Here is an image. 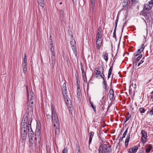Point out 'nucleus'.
Returning a JSON list of instances; mask_svg holds the SVG:
<instances>
[{
    "label": "nucleus",
    "instance_id": "bb28decb",
    "mask_svg": "<svg viewBox=\"0 0 153 153\" xmlns=\"http://www.w3.org/2000/svg\"><path fill=\"white\" fill-rule=\"evenodd\" d=\"M89 101L90 102V104L91 105V106L92 108L94 111L95 112L96 111V108L95 106H94V105H93L92 103L91 102L90 98L89 99Z\"/></svg>",
    "mask_w": 153,
    "mask_h": 153
},
{
    "label": "nucleus",
    "instance_id": "393cba45",
    "mask_svg": "<svg viewBox=\"0 0 153 153\" xmlns=\"http://www.w3.org/2000/svg\"><path fill=\"white\" fill-rule=\"evenodd\" d=\"M102 37V35L100 33H99V30H98L96 34V39H101Z\"/></svg>",
    "mask_w": 153,
    "mask_h": 153
},
{
    "label": "nucleus",
    "instance_id": "aec40b11",
    "mask_svg": "<svg viewBox=\"0 0 153 153\" xmlns=\"http://www.w3.org/2000/svg\"><path fill=\"white\" fill-rule=\"evenodd\" d=\"M59 11L60 17L63 18L65 17V13L62 10H59Z\"/></svg>",
    "mask_w": 153,
    "mask_h": 153
},
{
    "label": "nucleus",
    "instance_id": "a211bd4d",
    "mask_svg": "<svg viewBox=\"0 0 153 153\" xmlns=\"http://www.w3.org/2000/svg\"><path fill=\"white\" fill-rule=\"evenodd\" d=\"M64 98L65 103L67 107H68L69 105H71V102L68 96H66Z\"/></svg>",
    "mask_w": 153,
    "mask_h": 153
},
{
    "label": "nucleus",
    "instance_id": "79ce46f5",
    "mask_svg": "<svg viewBox=\"0 0 153 153\" xmlns=\"http://www.w3.org/2000/svg\"><path fill=\"white\" fill-rule=\"evenodd\" d=\"M131 117V115L126 117L125 120L124 121V123H126L128 120H129Z\"/></svg>",
    "mask_w": 153,
    "mask_h": 153
},
{
    "label": "nucleus",
    "instance_id": "423d86ee",
    "mask_svg": "<svg viewBox=\"0 0 153 153\" xmlns=\"http://www.w3.org/2000/svg\"><path fill=\"white\" fill-rule=\"evenodd\" d=\"M104 70L102 66H101L100 67L96 68H95L94 72L96 76V77H100L102 74L104 72Z\"/></svg>",
    "mask_w": 153,
    "mask_h": 153
},
{
    "label": "nucleus",
    "instance_id": "bf43d9fd",
    "mask_svg": "<svg viewBox=\"0 0 153 153\" xmlns=\"http://www.w3.org/2000/svg\"><path fill=\"white\" fill-rule=\"evenodd\" d=\"M110 87L111 89H112V82H111L110 83Z\"/></svg>",
    "mask_w": 153,
    "mask_h": 153
},
{
    "label": "nucleus",
    "instance_id": "680f3d73",
    "mask_svg": "<svg viewBox=\"0 0 153 153\" xmlns=\"http://www.w3.org/2000/svg\"><path fill=\"white\" fill-rule=\"evenodd\" d=\"M151 18L152 19V22H153V13L151 16Z\"/></svg>",
    "mask_w": 153,
    "mask_h": 153
},
{
    "label": "nucleus",
    "instance_id": "f8f14e48",
    "mask_svg": "<svg viewBox=\"0 0 153 153\" xmlns=\"http://www.w3.org/2000/svg\"><path fill=\"white\" fill-rule=\"evenodd\" d=\"M40 127L36 128V129L35 132V138H37L38 139H39V138H40V133H41V130H40Z\"/></svg>",
    "mask_w": 153,
    "mask_h": 153
},
{
    "label": "nucleus",
    "instance_id": "ddd939ff",
    "mask_svg": "<svg viewBox=\"0 0 153 153\" xmlns=\"http://www.w3.org/2000/svg\"><path fill=\"white\" fill-rule=\"evenodd\" d=\"M102 42L101 39H96V47L97 50L100 49Z\"/></svg>",
    "mask_w": 153,
    "mask_h": 153
},
{
    "label": "nucleus",
    "instance_id": "c756f323",
    "mask_svg": "<svg viewBox=\"0 0 153 153\" xmlns=\"http://www.w3.org/2000/svg\"><path fill=\"white\" fill-rule=\"evenodd\" d=\"M103 88L106 90H107V84L105 80L103 81Z\"/></svg>",
    "mask_w": 153,
    "mask_h": 153
},
{
    "label": "nucleus",
    "instance_id": "a18cd8bd",
    "mask_svg": "<svg viewBox=\"0 0 153 153\" xmlns=\"http://www.w3.org/2000/svg\"><path fill=\"white\" fill-rule=\"evenodd\" d=\"M130 133H128L126 139L128 140H129L130 138Z\"/></svg>",
    "mask_w": 153,
    "mask_h": 153
},
{
    "label": "nucleus",
    "instance_id": "864d4df0",
    "mask_svg": "<svg viewBox=\"0 0 153 153\" xmlns=\"http://www.w3.org/2000/svg\"><path fill=\"white\" fill-rule=\"evenodd\" d=\"M27 70V68L23 69V73L24 74H25L26 73Z\"/></svg>",
    "mask_w": 153,
    "mask_h": 153
},
{
    "label": "nucleus",
    "instance_id": "cd10ccee",
    "mask_svg": "<svg viewBox=\"0 0 153 153\" xmlns=\"http://www.w3.org/2000/svg\"><path fill=\"white\" fill-rule=\"evenodd\" d=\"M141 52L142 51H141L139 49H138L136 52L134 53V55L135 56H137L140 54Z\"/></svg>",
    "mask_w": 153,
    "mask_h": 153
},
{
    "label": "nucleus",
    "instance_id": "37998d69",
    "mask_svg": "<svg viewBox=\"0 0 153 153\" xmlns=\"http://www.w3.org/2000/svg\"><path fill=\"white\" fill-rule=\"evenodd\" d=\"M100 77L102 78V79L103 81L105 80L104 78L105 75L103 74H103H102V75H100Z\"/></svg>",
    "mask_w": 153,
    "mask_h": 153
},
{
    "label": "nucleus",
    "instance_id": "4be33fe9",
    "mask_svg": "<svg viewBox=\"0 0 153 153\" xmlns=\"http://www.w3.org/2000/svg\"><path fill=\"white\" fill-rule=\"evenodd\" d=\"M103 58L106 62H107L108 60V54L105 52H103L102 53Z\"/></svg>",
    "mask_w": 153,
    "mask_h": 153
},
{
    "label": "nucleus",
    "instance_id": "1a4fd4ad",
    "mask_svg": "<svg viewBox=\"0 0 153 153\" xmlns=\"http://www.w3.org/2000/svg\"><path fill=\"white\" fill-rule=\"evenodd\" d=\"M50 51L51 52V64L52 65V68H53L55 64L56 58L55 56L54 49L51 48V49Z\"/></svg>",
    "mask_w": 153,
    "mask_h": 153
},
{
    "label": "nucleus",
    "instance_id": "5701e85b",
    "mask_svg": "<svg viewBox=\"0 0 153 153\" xmlns=\"http://www.w3.org/2000/svg\"><path fill=\"white\" fill-rule=\"evenodd\" d=\"M109 93L110 94L109 97L110 99H112L114 97V91L113 89H110Z\"/></svg>",
    "mask_w": 153,
    "mask_h": 153
},
{
    "label": "nucleus",
    "instance_id": "39448f33",
    "mask_svg": "<svg viewBox=\"0 0 153 153\" xmlns=\"http://www.w3.org/2000/svg\"><path fill=\"white\" fill-rule=\"evenodd\" d=\"M71 39L70 44H71V47L76 57L77 58V52L76 49V42L73 38V36L72 35H71Z\"/></svg>",
    "mask_w": 153,
    "mask_h": 153
},
{
    "label": "nucleus",
    "instance_id": "603ef678",
    "mask_svg": "<svg viewBox=\"0 0 153 153\" xmlns=\"http://www.w3.org/2000/svg\"><path fill=\"white\" fill-rule=\"evenodd\" d=\"M132 2L134 4H136L137 2V1L136 0H131Z\"/></svg>",
    "mask_w": 153,
    "mask_h": 153
},
{
    "label": "nucleus",
    "instance_id": "4c0bfd02",
    "mask_svg": "<svg viewBox=\"0 0 153 153\" xmlns=\"http://www.w3.org/2000/svg\"><path fill=\"white\" fill-rule=\"evenodd\" d=\"M118 19H119V18H118V16H117V18H116V19L115 20V27H116V28H117V23H118Z\"/></svg>",
    "mask_w": 153,
    "mask_h": 153
},
{
    "label": "nucleus",
    "instance_id": "2f4dec72",
    "mask_svg": "<svg viewBox=\"0 0 153 153\" xmlns=\"http://www.w3.org/2000/svg\"><path fill=\"white\" fill-rule=\"evenodd\" d=\"M81 70L82 71V74H86V72L85 71L84 69V68L83 65H81Z\"/></svg>",
    "mask_w": 153,
    "mask_h": 153
},
{
    "label": "nucleus",
    "instance_id": "6e6d98bb",
    "mask_svg": "<svg viewBox=\"0 0 153 153\" xmlns=\"http://www.w3.org/2000/svg\"><path fill=\"white\" fill-rule=\"evenodd\" d=\"M128 143L126 142H125V144L126 147H127L128 145Z\"/></svg>",
    "mask_w": 153,
    "mask_h": 153
},
{
    "label": "nucleus",
    "instance_id": "2eb2a0df",
    "mask_svg": "<svg viewBox=\"0 0 153 153\" xmlns=\"http://www.w3.org/2000/svg\"><path fill=\"white\" fill-rule=\"evenodd\" d=\"M138 148L137 146H134L129 149L128 152L129 153H135L137 151Z\"/></svg>",
    "mask_w": 153,
    "mask_h": 153
},
{
    "label": "nucleus",
    "instance_id": "dca6fc26",
    "mask_svg": "<svg viewBox=\"0 0 153 153\" xmlns=\"http://www.w3.org/2000/svg\"><path fill=\"white\" fill-rule=\"evenodd\" d=\"M150 13V12L147 13L145 11V10H143L141 12L140 14V15L143 16L145 18V19H149V16L148 15V14Z\"/></svg>",
    "mask_w": 153,
    "mask_h": 153
},
{
    "label": "nucleus",
    "instance_id": "4468645a",
    "mask_svg": "<svg viewBox=\"0 0 153 153\" xmlns=\"http://www.w3.org/2000/svg\"><path fill=\"white\" fill-rule=\"evenodd\" d=\"M91 3V4L90 6L91 8V10H90V11L92 13H94L95 10V0H90Z\"/></svg>",
    "mask_w": 153,
    "mask_h": 153
},
{
    "label": "nucleus",
    "instance_id": "49530a36",
    "mask_svg": "<svg viewBox=\"0 0 153 153\" xmlns=\"http://www.w3.org/2000/svg\"><path fill=\"white\" fill-rule=\"evenodd\" d=\"M62 88H67L66 87V84L65 82H64L63 85H62Z\"/></svg>",
    "mask_w": 153,
    "mask_h": 153
},
{
    "label": "nucleus",
    "instance_id": "7ed1b4c3",
    "mask_svg": "<svg viewBox=\"0 0 153 153\" xmlns=\"http://www.w3.org/2000/svg\"><path fill=\"white\" fill-rule=\"evenodd\" d=\"M110 147L106 144L100 145L98 150L99 153H111Z\"/></svg>",
    "mask_w": 153,
    "mask_h": 153
},
{
    "label": "nucleus",
    "instance_id": "412c9836",
    "mask_svg": "<svg viewBox=\"0 0 153 153\" xmlns=\"http://www.w3.org/2000/svg\"><path fill=\"white\" fill-rule=\"evenodd\" d=\"M62 91L64 97H65L66 96H68L67 88H62Z\"/></svg>",
    "mask_w": 153,
    "mask_h": 153
},
{
    "label": "nucleus",
    "instance_id": "4d7b16f0",
    "mask_svg": "<svg viewBox=\"0 0 153 153\" xmlns=\"http://www.w3.org/2000/svg\"><path fill=\"white\" fill-rule=\"evenodd\" d=\"M117 55V53H116V55H115V56L114 57V58L113 59V60H114L113 61V63L115 61V60L116 59V56Z\"/></svg>",
    "mask_w": 153,
    "mask_h": 153
},
{
    "label": "nucleus",
    "instance_id": "7c9ffc66",
    "mask_svg": "<svg viewBox=\"0 0 153 153\" xmlns=\"http://www.w3.org/2000/svg\"><path fill=\"white\" fill-rule=\"evenodd\" d=\"M117 28L116 27H115L113 33V37L115 39H116V30Z\"/></svg>",
    "mask_w": 153,
    "mask_h": 153
},
{
    "label": "nucleus",
    "instance_id": "a878e982",
    "mask_svg": "<svg viewBox=\"0 0 153 153\" xmlns=\"http://www.w3.org/2000/svg\"><path fill=\"white\" fill-rule=\"evenodd\" d=\"M48 43L51 49V48H54L53 46V42L52 39H50V40L49 41Z\"/></svg>",
    "mask_w": 153,
    "mask_h": 153
},
{
    "label": "nucleus",
    "instance_id": "c9c22d12",
    "mask_svg": "<svg viewBox=\"0 0 153 153\" xmlns=\"http://www.w3.org/2000/svg\"><path fill=\"white\" fill-rule=\"evenodd\" d=\"M152 148V147L151 146H149L148 148H147L146 150V152L148 153L149 152L150 150Z\"/></svg>",
    "mask_w": 153,
    "mask_h": 153
},
{
    "label": "nucleus",
    "instance_id": "774afa93",
    "mask_svg": "<svg viewBox=\"0 0 153 153\" xmlns=\"http://www.w3.org/2000/svg\"><path fill=\"white\" fill-rule=\"evenodd\" d=\"M150 97L151 99H153V95H150Z\"/></svg>",
    "mask_w": 153,
    "mask_h": 153
},
{
    "label": "nucleus",
    "instance_id": "f257e3e1",
    "mask_svg": "<svg viewBox=\"0 0 153 153\" xmlns=\"http://www.w3.org/2000/svg\"><path fill=\"white\" fill-rule=\"evenodd\" d=\"M51 117L54 128L56 134L59 135L60 133L59 124L56 111L53 105H51Z\"/></svg>",
    "mask_w": 153,
    "mask_h": 153
},
{
    "label": "nucleus",
    "instance_id": "09e8293b",
    "mask_svg": "<svg viewBox=\"0 0 153 153\" xmlns=\"http://www.w3.org/2000/svg\"><path fill=\"white\" fill-rule=\"evenodd\" d=\"M46 117L47 119L49 120L50 119V118H51V116L49 114H47L46 115Z\"/></svg>",
    "mask_w": 153,
    "mask_h": 153
},
{
    "label": "nucleus",
    "instance_id": "de8ad7c7",
    "mask_svg": "<svg viewBox=\"0 0 153 153\" xmlns=\"http://www.w3.org/2000/svg\"><path fill=\"white\" fill-rule=\"evenodd\" d=\"M24 64L27 65V59L24 60L22 65Z\"/></svg>",
    "mask_w": 153,
    "mask_h": 153
},
{
    "label": "nucleus",
    "instance_id": "c03bdc74",
    "mask_svg": "<svg viewBox=\"0 0 153 153\" xmlns=\"http://www.w3.org/2000/svg\"><path fill=\"white\" fill-rule=\"evenodd\" d=\"M77 95L78 96H80V91H79V88L78 87V88H77Z\"/></svg>",
    "mask_w": 153,
    "mask_h": 153
},
{
    "label": "nucleus",
    "instance_id": "9d476101",
    "mask_svg": "<svg viewBox=\"0 0 153 153\" xmlns=\"http://www.w3.org/2000/svg\"><path fill=\"white\" fill-rule=\"evenodd\" d=\"M29 115V113L27 111L24 115L21 125H27L28 117Z\"/></svg>",
    "mask_w": 153,
    "mask_h": 153
},
{
    "label": "nucleus",
    "instance_id": "b1692460",
    "mask_svg": "<svg viewBox=\"0 0 153 153\" xmlns=\"http://www.w3.org/2000/svg\"><path fill=\"white\" fill-rule=\"evenodd\" d=\"M38 4L42 7L44 6V0H37Z\"/></svg>",
    "mask_w": 153,
    "mask_h": 153
},
{
    "label": "nucleus",
    "instance_id": "8fccbe9b",
    "mask_svg": "<svg viewBox=\"0 0 153 153\" xmlns=\"http://www.w3.org/2000/svg\"><path fill=\"white\" fill-rule=\"evenodd\" d=\"M124 138L123 137H121L119 139V143H118V144L119 143H120L121 142L122 140H123V138Z\"/></svg>",
    "mask_w": 153,
    "mask_h": 153
},
{
    "label": "nucleus",
    "instance_id": "f3484780",
    "mask_svg": "<svg viewBox=\"0 0 153 153\" xmlns=\"http://www.w3.org/2000/svg\"><path fill=\"white\" fill-rule=\"evenodd\" d=\"M37 138H35L34 143L35 144V146L36 148H39L40 145L41 138H39V139Z\"/></svg>",
    "mask_w": 153,
    "mask_h": 153
},
{
    "label": "nucleus",
    "instance_id": "5fc2aeb1",
    "mask_svg": "<svg viewBox=\"0 0 153 153\" xmlns=\"http://www.w3.org/2000/svg\"><path fill=\"white\" fill-rule=\"evenodd\" d=\"M26 88L27 89V97L28 98V86H26Z\"/></svg>",
    "mask_w": 153,
    "mask_h": 153
},
{
    "label": "nucleus",
    "instance_id": "6e6552de",
    "mask_svg": "<svg viewBox=\"0 0 153 153\" xmlns=\"http://www.w3.org/2000/svg\"><path fill=\"white\" fill-rule=\"evenodd\" d=\"M153 5V0L147 2L144 5V9L147 11H149L152 7Z\"/></svg>",
    "mask_w": 153,
    "mask_h": 153
},
{
    "label": "nucleus",
    "instance_id": "ea45409f",
    "mask_svg": "<svg viewBox=\"0 0 153 153\" xmlns=\"http://www.w3.org/2000/svg\"><path fill=\"white\" fill-rule=\"evenodd\" d=\"M142 57V54L140 55L136 59V60L137 61H139Z\"/></svg>",
    "mask_w": 153,
    "mask_h": 153
},
{
    "label": "nucleus",
    "instance_id": "0eeeda50",
    "mask_svg": "<svg viewBox=\"0 0 153 153\" xmlns=\"http://www.w3.org/2000/svg\"><path fill=\"white\" fill-rule=\"evenodd\" d=\"M32 120V117L29 118L28 122V135L34 136V132L31 127V123Z\"/></svg>",
    "mask_w": 153,
    "mask_h": 153
},
{
    "label": "nucleus",
    "instance_id": "473e14b6",
    "mask_svg": "<svg viewBox=\"0 0 153 153\" xmlns=\"http://www.w3.org/2000/svg\"><path fill=\"white\" fill-rule=\"evenodd\" d=\"M113 63L112 64L111 66L110 67V68L109 69L108 71V74H111L112 71V69H113V65H113Z\"/></svg>",
    "mask_w": 153,
    "mask_h": 153
},
{
    "label": "nucleus",
    "instance_id": "338daca9",
    "mask_svg": "<svg viewBox=\"0 0 153 153\" xmlns=\"http://www.w3.org/2000/svg\"><path fill=\"white\" fill-rule=\"evenodd\" d=\"M128 128H127L126 130L125 131V132H125V133L126 134L127 133V131H128Z\"/></svg>",
    "mask_w": 153,
    "mask_h": 153
},
{
    "label": "nucleus",
    "instance_id": "58836bf2",
    "mask_svg": "<svg viewBox=\"0 0 153 153\" xmlns=\"http://www.w3.org/2000/svg\"><path fill=\"white\" fill-rule=\"evenodd\" d=\"M33 138L29 139V143L31 144H33Z\"/></svg>",
    "mask_w": 153,
    "mask_h": 153
},
{
    "label": "nucleus",
    "instance_id": "0e129e2a",
    "mask_svg": "<svg viewBox=\"0 0 153 153\" xmlns=\"http://www.w3.org/2000/svg\"><path fill=\"white\" fill-rule=\"evenodd\" d=\"M26 54H25L24 55V60L26 59Z\"/></svg>",
    "mask_w": 153,
    "mask_h": 153
},
{
    "label": "nucleus",
    "instance_id": "052dcab7",
    "mask_svg": "<svg viewBox=\"0 0 153 153\" xmlns=\"http://www.w3.org/2000/svg\"><path fill=\"white\" fill-rule=\"evenodd\" d=\"M144 59V58H143L142 59ZM144 62V61H143L142 60H140L139 62V63L140 64H142L143 62Z\"/></svg>",
    "mask_w": 153,
    "mask_h": 153
},
{
    "label": "nucleus",
    "instance_id": "f704fd0d",
    "mask_svg": "<svg viewBox=\"0 0 153 153\" xmlns=\"http://www.w3.org/2000/svg\"><path fill=\"white\" fill-rule=\"evenodd\" d=\"M139 110L141 113H143L145 112L146 110L143 108H139Z\"/></svg>",
    "mask_w": 153,
    "mask_h": 153
},
{
    "label": "nucleus",
    "instance_id": "72a5a7b5",
    "mask_svg": "<svg viewBox=\"0 0 153 153\" xmlns=\"http://www.w3.org/2000/svg\"><path fill=\"white\" fill-rule=\"evenodd\" d=\"M113 63L112 64L111 66L110 67V68L109 69L108 71V74H111L112 71V69H113V65H113Z\"/></svg>",
    "mask_w": 153,
    "mask_h": 153
},
{
    "label": "nucleus",
    "instance_id": "e2e57ef3",
    "mask_svg": "<svg viewBox=\"0 0 153 153\" xmlns=\"http://www.w3.org/2000/svg\"><path fill=\"white\" fill-rule=\"evenodd\" d=\"M34 136L28 135V137L29 139L30 138H33Z\"/></svg>",
    "mask_w": 153,
    "mask_h": 153
},
{
    "label": "nucleus",
    "instance_id": "c85d7f7f",
    "mask_svg": "<svg viewBox=\"0 0 153 153\" xmlns=\"http://www.w3.org/2000/svg\"><path fill=\"white\" fill-rule=\"evenodd\" d=\"M82 75L83 80L85 82H87V79L86 74H82Z\"/></svg>",
    "mask_w": 153,
    "mask_h": 153
},
{
    "label": "nucleus",
    "instance_id": "9b49d317",
    "mask_svg": "<svg viewBox=\"0 0 153 153\" xmlns=\"http://www.w3.org/2000/svg\"><path fill=\"white\" fill-rule=\"evenodd\" d=\"M141 133L142 134L141 142L142 143H144L146 141L147 134L145 131L143 130L141 131Z\"/></svg>",
    "mask_w": 153,
    "mask_h": 153
},
{
    "label": "nucleus",
    "instance_id": "a19ab883",
    "mask_svg": "<svg viewBox=\"0 0 153 153\" xmlns=\"http://www.w3.org/2000/svg\"><path fill=\"white\" fill-rule=\"evenodd\" d=\"M144 44H142L141 45L140 47V49H139L142 52L143 50H144Z\"/></svg>",
    "mask_w": 153,
    "mask_h": 153
},
{
    "label": "nucleus",
    "instance_id": "f03ea898",
    "mask_svg": "<svg viewBox=\"0 0 153 153\" xmlns=\"http://www.w3.org/2000/svg\"><path fill=\"white\" fill-rule=\"evenodd\" d=\"M31 97L30 99L29 100V99H28V101L27 102V105L29 107L30 110V115H31V117L32 116L33 113V105L34 103L33 100L34 99V97L33 96V93L32 91L30 92Z\"/></svg>",
    "mask_w": 153,
    "mask_h": 153
},
{
    "label": "nucleus",
    "instance_id": "3c124183",
    "mask_svg": "<svg viewBox=\"0 0 153 153\" xmlns=\"http://www.w3.org/2000/svg\"><path fill=\"white\" fill-rule=\"evenodd\" d=\"M22 65V67L23 69H26L27 68V65L24 64V65Z\"/></svg>",
    "mask_w": 153,
    "mask_h": 153
},
{
    "label": "nucleus",
    "instance_id": "69168bd1",
    "mask_svg": "<svg viewBox=\"0 0 153 153\" xmlns=\"http://www.w3.org/2000/svg\"><path fill=\"white\" fill-rule=\"evenodd\" d=\"M79 149H78V151L77 153H81V152H80V148L79 147Z\"/></svg>",
    "mask_w": 153,
    "mask_h": 153
},
{
    "label": "nucleus",
    "instance_id": "6ab92c4d",
    "mask_svg": "<svg viewBox=\"0 0 153 153\" xmlns=\"http://www.w3.org/2000/svg\"><path fill=\"white\" fill-rule=\"evenodd\" d=\"M94 132L91 131L89 133V144H90L91 143V142L92 140V138H93V136H94Z\"/></svg>",
    "mask_w": 153,
    "mask_h": 153
},
{
    "label": "nucleus",
    "instance_id": "20e7f679",
    "mask_svg": "<svg viewBox=\"0 0 153 153\" xmlns=\"http://www.w3.org/2000/svg\"><path fill=\"white\" fill-rule=\"evenodd\" d=\"M27 125H21V134L23 140L25 141L27 136Z\"/></svg>",
    "mask_w": 153,
    "mask_h": 153
},
{
    "label": "nucleus",
    "instance_id": "e433bc0d",
    "mask_svg": "<svg viewBox=\"0 0 153 153\" xmlns=\"http://www.w3.org/2000/svg\"><path fill=\"white\" fill-rule=\"evenodd\" d=\"M68 149L67 147L64 148L63 149L62 152L65 153H68Z\"/></svg>",
    "mask_w": 153,
    "mask_h": 153
},
{
    "label": "nucleus",
    "instance_id": "13d9d810",
    "mask_svg": "<svg viewBox=\"0 0 153 153\" xmlns=\"http://www.w3.org/2000/svg\"><path fill=\"white\" fill-rule=\"evenodd\" d=\"M126 134H126L125 132H124L123 133V136L122 137H123L124 138L125 137V136H126Z\"/></svg>",
    "mask_w": 153,
    "mask_h": 153
}]
</instances>
